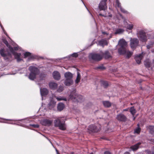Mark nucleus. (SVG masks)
<instances>
[{"label":"nucleus","mask_w":154,"mask_h":154,"mask_svg":"<svg viewBox=\"0 0 154 154\" xmlns=\"http://www.w3.org/2000/svg\"><path fill=\"white\" fill-rule=\"evenodd\" d=\"M55 103H53V105H54V104H55Z\"/></svg>","instance_id":"13d9d810"},{"label":"nucleus","mask_w":154,"mask_h":154,"mask_svg":"<svg viewBox=\"0 0 154 154\" xmlns=\"http://www.w3.org/2000/svg\"><path fill=\"white\" fill-rule=\"evenodd\" d=\"M53 121L52 120L45 119L41 120L40 123L43 125L49 126L52 123Z\"/></svg>","instance_id":"9d476101"},{"label":"nucleus","mask_w":154,"mask_h":154,"mask_svg":"<svg viewBox=\"0 0 154 154\" xmlns=\"http://www.w3.org/2000/svg\"><path fill=\"white\" fill-rule=\"evenodd\" d=\"M96 69H100L101 70H103L105 69V68L103 65L99 66H98L96 67Z\"/></svg>","instance_id":"e433bc0d"},{"label":"nucleus","mask_w":154,"mask_h":154,"mask_svg":"<svg viewBox=\"0 0 154 154\" xmlns=\"http://www.w3.org/2000/svg\"><path fill=\"white\" fill-rule=\"evenodd\" d=\"M99 15H100V16H104V15H103L101 14H99Z\"/></svg>","instance_id":"5fc2aeb1"},{"label":"nucleus","mask_w":154,"mask_h":154,"mask_svg":"<svg viewBox=\"0 0 154 154\" xmlns=\"http://www.w3.org/2000/svg\"><path fill=\"white\" fill-rule=\"evenodd\" d=\"M90 154H93V153H90Z\"/></svg>","instance_id":"052dcab7"},{"label":"nucleus","mask_w":154,"mask_h":154,"mask_svg":"<svg viewBox=\"0 0 154 154\" xmlns=\"http://www.w3.org/2000/svg\"><path fill=\"white\" fill-rule=\"evenodd\" d=\"M0 25L1 26V27H2V29H3V28H2V25L0 23Z\"/></svg>","instance_id":"864d4df0"},{"label":"nucleus","mask_w":154,"mask_h":154,"mask_svg":"<svg viewBox=\"0 0 154 154\" xmlns=\"http://www.w3.org/2000/svg\"><path fill=\"white\" fill-rule=\"evenodd\" d=\"M29 69L30 72L29 78L31 80H33L35 78L36 75L39 73V70L37 67L33 66H30Z\"/></svg>","instance_id":"39448f33"},{"label":"nucleus","mask_w":154,"mask_h":154,"mask_svg":"<svg viewBox=\"0 0 154 154\" xmlns=\"http://www.w3.org/2000/svg\"><path fill=\"white\" fill-rule=\"evenodd\" d=\"M117 119L119 121H125L126 119V117L123 114L118 115L116 117Z\"/></svg>","instance_id":"a211bd4d"},{"label":"nucleus","mask_w":154,"mask_h":154,"mask_svg":"<svg viewBox=\"0 0 154 154\" xmlns=\"http://www.w3.org/2000/svg\"><path fill=\"white\" fill-rule=\"evenodd\" d=\"M144 64L146 67L149 68L150 66L151 62L149 59H146L144 61Z\"/></svg>","instance_id":"393cba45"},{"label":"nucleus","mask_w":154,"mask_h":154,"mask_svg":"<svg viewBox=\"0 0 154 154\" xmlns=\"http://www.w3.org/2000/svg\"><path fill=\"white\" fill-rule=\"evenodd\" d=\"M124 30L122 29H118L116 30L114 33L115 34H122L124 32Z\"/></svg>","instance_id":"a878e982"},{"label":"nucleus","mask_w":154,"mask_h":154,"mask_svg":"<svg viewBox=\"0 0 154 154\" xmlns=\"http://www.w3.org/2000/svg\"><path fill=\"white\" fill-rule=\"evenodd\" d=\"M128 110V109H125L124 110V111H127Z\"/></svg>","instance_id":"6e6d98bb"},{"label":"nucleus","mask_w":154,"mask_h":154,"mask_svg":"<svg viewBox=\"0 0 154 154\" xmlns=\"http://www.w3.org/2000/svg\"><path fill=\"white\" fill-rule=\"evenodd\" d=\"M140 131V128L138 127L136 128L134 131V133H137V134H139Z\"/></svg>","instance_id":"c9c22d12"},{"label":"nucleus","mask_w":154,"mask_h":154,"mask_svg":"<svg viewBox=\"0 0 154 154\" xmlns=\"http://www.w3.org/2000/svg\"><path fill=\"white\" fill-rule=\"evenodd\" d=\"M63 89H64L63 87L60 86L59 87V88L57 90V91L59 92H61L63 91Z\"/></svg>","instance_id":"f704fd0d"},{"label":"nucleus","mask_w":154,"mask_h":154,"mask_svg":"<svg viewBox=\"0 0 154 154\" xmlns=\"http://www.w3.org/2000/svg\"><path fill=\"white\" fill-rule=\"evenodd\" d=\"M105 58L108 59L111 57V56L108 51H106L104 54Z\"/></svg>","instance_id":"bb28decb"},{"label":"nucleus","mask_w":154,"mask_h":154,"mask_svg":"<svg viewBox=\"0 0 154 154\" xmlns=\"http://www.w3.org/2000/svg\"><path fill=\"white\" fill-rule=\"evenodd\" d=\"M30 126L35 128H38L39 127V125L38 124H30Z\"/></svg>","instance_id":"58836bf2"},{"label":"nucleus","mask_w":154,"mask_h":154,"mask_svg":"<svg viewBox=\"0 0 154 154\" xmlns=\"http://www.w3.org/2000/svg\"><path fill=\"white\" fill-rule=\"evenodd\" d=\"M72 100L73 101H76L78 102H81L83 100V97L80 95H77L76 91L74 90L71 93L69 96V100Z\"/></svg>","instance_id":"20e7f679"},{"label":"nucleus","mask_w":154,"mask_h":154,"mask_svg":"<svg viewBox=\"0 0 154 154\" xmlns=\"http://www.w3.org/2000/svg\"><path fill=\"white\" fill-rule=\"evenodd\" d=\"M64 76L66 78V79H72L73 77L72 74L69 72H66L64 74Z\"/></svg>","instance_id":"4be33fe9"},{"label":"nucleus","mask_w":154,"mask_h":154,"mask_svg":"<svg viewBox=\"0 0 154 154\" xmlns=\"http://www.w3.org/2000/svg\"><path fill=\"white\" fill-rule=\"evenodd\" d=\"M153 44H154V42H150L149 44L146 46L147 48L149 49L152 48V47Z\"/></svg>","instance_id":"473e14b6"},{"label":"nucleus","mask_w":154,"mask_h":154,"mask_svg":"<svg viewBox=\"0 0 154 154\" xmlns=\"http://www.w3.org/2000/svg\"><path fill=\"white\" fill-rule=\"evenodd\" d=\"M81 79V76L79 73V72H77V76L76 77V79L75 81L76 83H78L80 81Z\"/></svg>","instance_id":"c85d7f7f"},{"label":"nucleus","mask_w":154,"mask_h":154,"mask_svg":"<svg viewBox=\"0 0 154 154\" xmlns=\"http://www.w3.org/2000/svg\"><path fill=\"white\" fill-rule=\"evenodd\" d=\"M134 119H135V118H134H134H133V119H134Z\"/></svg>","instance_id":"bf43d9fd"},{"label":"nucleus","mask_w":154,"mask_h":154,"mask_svg":"<svg viewBox=\"0 0 154 154\" xmlns=\"http://www.w3.org/2000/svg\"><path fill=\"white\" fill-rule=\"evenodd\" d=\"M108 42L105 39H103L98 42V45L103 47L105 45H108Z\"/></svg>","instance_id":"aec40b11"},{"label":"nucleus","mask_w":154,"mask_h":154,"mask_svg":"<svg viewBox=\"0 0 154 154\" xmlns=\"http://www.w3.org/2000/svg\"><path fill=\"white\" fill-rule=\"evenodd\" d=\"M24 58H26L28 57H29L31 55V53L29 52H26L24 54Z\"/></svg>","instance_id":"4c0bfd02"},{"label":"nucleus","mask_w":154,"mask_h":154,"mask_svg":"<svg viewBox=\"0 0 154 154\" xmlns=\"http://www.w3.org/2000/svg\"><path fill=\"white\" fill-rule=\"evenodd\" d=\"M104 154H111V153L108 151H105L104 152Z\"/></svg>","instance_id":"c03bdc74"},{"label":"nucleus","mask_w":154,"mask_h":154,"mask_svg":"<svg viewBox=\"0 0 154 154\" xmlns=\"http://www.w3.org/2000/svg\"><path fill=\"white\" fill-rule=\"evenodd\" d=\"M108 16L110 17H112V15L111 14L109 15Z\"/></svg>","instance_id":"603ef678"},{"label":"nucleus","mask_w":154,"mask_h":154,"mask_svg":"<svg viewBox=\"0 0 154 154\" xmlns=\"http://www.w3.org/2000/svg\"><path fill=\"white\" fill-rule=\"evenodd\" d=\"M81 1H82V2L83 3V4H84V5H85V4H84V3H83V2L82 0H81ZM85 5V7H86V8H87V10H88V11L89 12V13H90V14H91V16L93 18V16H92V14L89 11V10H88V9L87 8V7H86V6H85V5Z\"/></svg>","instance_id":"37998d69"},{"label":"nucleus","mask_w":154,"mask_h":154,"mask_svg":"<svg viewBox=\"0 0 154 154\" xmlns=\"http://www.w3.org/2000/svg\"><path fill=\"white\" fill-rule=\"evenodd\" d=\"M2 40L6 46L9 48L10 51L14 55L15 58L17 59V62H19L22 60V59L20 57L21 54L15 52L13 48L10 47L9 45L8 41L5 38H3Z\"/></svg>","instance_id":"f03ea898"},{"label":"nucleus","mask_w":154,"mask_h":154,"mask_svg":"<svg viewBox=\"0 0 154 154\" xmlns=\"http://www.w3.org/2000/svg\"><path fill=\"white\" fill-rule=\"evenodd\" d=\"M130 111L132 115H134L136 112V110L133 107H132L130 108Z\"/></svg>","instance_id":"2f4dec72"},{"label":"nucleus","mask_w":154,"mask_h":154,"mask_svg":"<svg viewBox=\"0 0 154 154\" xmlns=\"http://www.w3.org/2000/svg\"><path fill=\"white\" fill-rule=\"evenodd\" d=\"M1 45L2 43H1V42H0V46Z\"/></svg>","instance_id":"4d7b16f0"},{"label":"nucleus","mask_w":154,"mask_h":154,"mask_svg":"<svg viewBox=\"0 0 154 154\" xmlns=\"http://www.w3.org/2000/svg\"><path fill=\"white\" fill-rule=\"evenodd\" d=\"M88 129L92 132H97L100 129V125H98L96 126L94 125H91L89 126Z\"/></svg>","instance_id":"1a4fd4ad"},{"label":"nucleus","mask_w":154,"mask_h":154,"mask_svg":"<svg viewBox=\"0 0 154 154\" xmlns=\"http://www.w3.org/2000/svg\"><path fill=\"white\" fill-rule=\"evenodd\" d=\"M64 122L65 118L63 117L58 118L54 121V125L56 127H59L60 129L64 130L66 128Z\"/></svg>","instance_id":"7ed1b4c3"},{"label":"nucleus","mask_w":154,"mask_h":154,"mask_svg":"<svg viewBox=\"0 0 154 154\" xmlns=\"http://www.w3.org/2000/svg\"><path fill=\"white\" fill-rule=\"evenodd\" d=\"M118 45L119 46L118 48V52L120 55H125L127 58H129L131 56L133 53L126 49L128 44L124 39H120Z\"/></svg>","instance_id":"f257e3e1"},{"label":"nucleus","mask_w":154,"mask_h":154,"mask_svg":"<svg viewBox=\"0 0 154 154\" xmlns=\"http://www.w3.org/2000/svg\"><path fill=\"white\" fill-rule=\"evenodd\" d=\"M112 37V36H111V34H110L109 35V38L107 39L108 40H109V39L110 38H111Z\"/></svg>","instance_id":"8fccbe9b"},{"label":"nucleus","mask_w":154,"mask_h":154,"mask_svg":"<svg viewBox=\"0 0 154 154\" xmlns=\"http://www.w3.org/2000/svg\"><path fill=\"white\" fill-rule=\"evenodd\" d=\"M124 154H130V153L128 152H125Z\"/></svg>","instance_id":"09e8293b"},{"label":"nucleus","mask_w":154,"mask_h":154,"mask_svg":"<svg viewBox=\"0 0 154 154\" xmlns=\"http://www.w3.org/2000/svg\"><path fill=\"white\" fill-rule=\"evenodd\" d=\"M130 46L132 49H134L139 45V41L137 38H131Z\"/></svg>","instance_id":"0eeeda50"},{"label":"nucleus","mask_w":154,"mask_h":154,"mask_svg":"<svg viewBox=\"0 0 154 154\" xmlns=\"http://www.w3.org/2000/svg\"><path fill=\"white\" fill-rule=\"evenodd\" d=\"M0 122L11 124H16V121L15 120L7 119L0 118Z\"/></svg>","instance_id":"ddd939ff"},{"label":"nucleus","mask_w":154,"mask_h":154,"mask_svg":"<svg viewBox=\"0 0 154 154\" xmlns=\"http://www.w3.org/2000/svg\"><path fill=\"white\" fill-rule=\"evenodd\" d=\"M64 107V105L62 103H60L58 104L57 108L58 110L61 111L62 110Z\"/></svg>","instance_id":"5701e85b"},{"label":"nucleus","mask_w":154,"mask_h":154,"mask_svg":"<svg viewBox=\"0 0 154 154\" xmlns=\"http://www.w3.org/2000/svg\"><path fill=\"white\" fill-rule=\"evenodd\" d=\"M53 76L54 78L56 80H59L60 78V73L57 71H54L53 73Z\"/></svg>","instance_id":"2eb2a0df"},{"label":"nucleus","mask_w":154,"mask_h":154,"mask_svg":"<svg viewBox=\"0 0 154 154\" xmlns=\"http://www.w3.org/2000/svg\"><path fill=\"white\" fill-rule=\"evenodd\" d=\"M107 0H102L100 2L98 7L100 10H105L107 8L106 4Z\"/></svg>","instance_id":"9b49d317"},{"label":"nucleus","mask_w":154,"mask_h":154,"mask_svg":"<svg viewBox=\"0 0 154 154\" xmlns=\"http://www.w3.org/2000/svg\"><path fill=\"white\" fill-rule=\"evenodd\" d=\"M153 151L152 152V153H153V154H154V147H153Z\"/></svg>","instance_id":"3c124183"},{"label":"nucleus","mask_w":154,"mask_h":154,"mask_svg":"<svg viewBox=\"0 0 154 154\" xmlns=\"http://www.w3.org/2000/svg\"><path fill=\"white\" fill-rule=\"evenodd\" d=\"M55 97L56 98V99L58 101H60L61 100H63L64 101H66L67 100L66 98L62 97Z\"/></svg>","instance_id":"7c9ffc66"},{"label":"nucleus","mask_w":154,"mask_h":154,"mask_svg":"<svg viewBox=\"0 0 154 154\" xmlns=\"http://www.w3.org/2000/svg\"><path fill=\"white\" fill-rule=\"evenodd\" d=\"M103 103L105 107H108L111 106V103L108 101H103Z\"/></svg>","instance_id":"cd10ccee"},{"label":"nucleus","mask_w":154,"mask_h":154,"mask_svg":"<svg viewBox=\"0 0 154 154\" xmlns=\"http://www.w3.org/2000/svg\"><path fill=\"white\" fill-rule=\"evenodd\" d=\"M102 33L103 35H108V34L105 32H102Z\"/></svg>","instance_id":"49530a36"},{"label":"nucleus","mask_w":154,"mask_h":154,"mask_svg":"<svg viewBox=\"0 0 154 154\" xmlns=\"http://www.w3.org/2000/svg\"><path fill=\"white\" fill-rule=\"evenodd\" d=\"M73 82L72 79H66L64 82L65 85L67 86H70L72 85Z\"/></svg>","instance_id":"412c9836"},{"label":"nucleus","mask_w":154,"mask_h":154,"mask_svg":"<svg viewBox=\"0 0 154 154\" xmlns=\"http://www.w3.org/2000/svg\"><path fill=\"white\" fill-rule=\"evenodd\" d=\"M40 93L42 97V99H43V96L47 95L48 92V90L46 88H43L42 89L40 88Z\"/></svg>","instance_id":"dca6fc26"},{"label":"nucleus","mask_w":154,"mask_h":154,"mask_svg":"<svg viewBox=\"0 0 154 154\" xmlns=\"http://www.w3.org/2000/svg\"><path fill=\"white\" fill-rule=\"evenodd\" d=\"M56 151L57 152V154H60V153L58 151L57 149H56Z\"/></svg>","instance_id":"de8ad7c7"},{"label":"nucleus","mask_w":154,"mask_h":154,"mask_svg":"<svg viewBox=\"0 0 154 154\" xmlns=\"http://www.w3.org/2000/svg\"><path fill=\"white\" fill-rule=\"evenodd\" d=\"M0 54L3 57L4 59L5 60H7L9 58L11 57V55L10 53L8 52L6 53V51L3 49H2L0 51Z\"/></svg>","instance_id":"6e6552de"},{"label":"nucleus","mask_w":154,"mask_h":154,"mask_svg":"<svg viewBox=\"0 0 154 154\" xmlns=\"http://www.w3.org/2000/svg\"><path fill=\"white\" fill-rule=\"evenodd\" d=\"M137 35L140 41L142 42H146L147 41V38L146 33L143 30H140L137 33Z\"/></svg>","instance_id":"423d86ee"},{"label":"nucleus","mask_w":154,"mask_h":154,"mask_svg":"<svg viewBox=\"0 0 154 154\" xmlns=\"http://www.w3.org/2000/svg\"><path fill=\"white\" fill-rule=\"evenodd\" d=\"M141 144V143H138L134 146L131 147V149L134 151L137 150L139 147V146Z\"/></svg>","instance_id":"b1692460"},{"label":"nucleus","mask_w":154,"mask_h":154,"mask_svg":"<svg viewBox=\"0 0 154 154\" xmlns=\"http://www.w3.org/2000/svg\"><path fill=\"white\" fill-rule=\"evenodd\" d=\"M89 57L95 60H100L102 59V57L97 54H91L89 55Z\"/></svg>","instance_id":"f8f14e48"},{"label":"nucleus","mask_w":154,"mask_h":154,"mask_svg":"<svg viewBox=\"0 0 154 154\" xmlns=\"http://www.w3.org/2000/svg\"><path fill=\"white\" fill-rule=\"evenodd\" d=\"M104 87H106L108 85V83L107 82H103L102 83Z\"/></svg>","instance_id":"ea45409f"},{"label":"nucleus","mask_w":154,"mask_h":154,"mask_svg":"<svg viewBox=\"0 0 154 154\" xmlns=\"http://www.w3.org/2000/svg\"><path fill=\"white\" fill-rule=\"evenodd\" d=\"M133 27V25L132 24H128L127 26V29L129 30H131Z\"/></svg>","instance_id":"72a5a7b5"},{"label":"nucleus","mask_w":154,"mask_h":154,"mask_svg":"<svg viewBox=\"0 0 154 154\" xmlns=\"http://www.w3.org/2000/svg\"><path fill=\"white\" fill-rule=\"evenodd\" d=\"M45 77V74L41 73L40 75V78L41 79L43 80Z\"/></svg>","instance_id":"a19ab883"},{"label":"nucleus","mask_w":154,"mask_h":154,"mask_svg":"<svg viewBox=\"0 0 154 154\" xmlns=\"http://www.w3.org/2000/svg\"><path fill=\"white\" fill-rule=\"evenodd\" d=\"M49 86L50 88L53 90H55L57 87V84L54 82H51L49 83Z\"/></svg>","instance_id":"6ab92c4d"},{"label":"nucleus","mask_w":154,"mask_h":154,"mask_svg":"<svg viewBox=\"0 0 154 154\" xmlns=\"http://www.w3.org/2000/svg\"><path fill=\"white\" fill-rule=\"evenodd\" d=\"M19 47H14V50H17L18 49V48H19Z\"/></svg>","instance_id":"a18cd8bd"},{"label":"nucleus","mask_w":154,"mask_h":154,"mask_svg":"<svg viewBox=\"0 0 154 154\" xmlns=\"http://www.w3.org/2000/svg\"><path fill=\"white\" fill-rule=\"evenodd\" d=\"M116 6L118 7L120 9L121 11L124 13L128 14V12L122 8L121 6V3L119 2V0H116Z\"/></svg>","instance_id":"4468645a"},{"label":"nucleus","mask_w":154,"mask_h":154,"mask_svg":"<svg viewBox=\"0 0 154 154\" xmlns=\"http://www.w3.org/2000/svg\"><path fill=\"white\" fill-rule=\"evenodd\" d=\"M143 57V54L136 55L135 57V59L136 62L138 64H140L141 62V60Z\"/></svg>","instance_id":"f3484780"},{"label":"nucleus","mask_w":154,"mask_h":154,"mask_svg":"<svg viewBox=\"0 0 154 154\" xmlns=\"http://www.w3.org/2000/svg\"><path fill=\"white\" fill-rule=\"evenodd\" d=\"M71 56L74 57H76L78 56V54L77 53H73V54H72L71 55Z\"/></svg>","instance_id":"79ce46f5"},{"label":"nucleus","mask_w":154,"mask_h":154,"mask_svg":"<svg viewBox=\"0 0 154 154\" xmlns=\"http://www.w3.org/2000/svg\"><path fill=\"white\" fill-rule=\"evenodd\" d=\"M149 129L150 133L154 136V127L152 126H150L149 127Z\"/></svg>","instance_id":"c756f323"}]
</instances>
